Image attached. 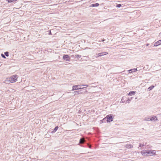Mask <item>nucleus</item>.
I'll return each instance as SVG.
<instances>
[{
    "label": "nucleus",
    "instance_id": "nucleus-9",
    "mask_svg": "<svg viewBox=\"0 0 161 161\" xmlns=\"http://www.w3.org/2000/svg\"><path fill=\"white\" fill-rule=\"evenodd\" d=\"M160 44H161V40H159L157 42L155 43L154 44V46H157Z\"/></svg>",
    "mask_w": 161,
    "mask_h": 161
},
{
    "label": "nucleus",
    "instance_id": "nucleus-16",
    "mask_svg": "<svg viewBox=\"0 0 161 161\" xmlns=\"http://www.w3.org/2000/svg\"><path fill=\"white\" fill-rule=\"evenodd\" d=\"M99 4L98 3H95L92 4L91 5L92 7H97V6H99Z\"/></svg>",
    "mask_w": 161,
    "mask_h": 161
},
{
    "label": "nucleus",
    "instance_id": "nucleus-3",
    "mask_svg": "<svg viewBox=\"0 0 161 161\" xmlns=\"http://www.w3.org/2000/svg\"><path fill=\"white\" fill-rule=\"evenodd\" d=\"M107 119V122L108 123L110 122L113 121L114 117L112 114L108 115L106 116Z\"/></svg>",
    "mask_w": 161,
    "mask_h": 161
},
{
    "label": "nucleus",
    "instance_id": "nucleus-18",
    "mask_svg": "<svg viewBox=\"0 0 161 161\" xmlns=\"http://www.w3.org/2000/svg\"><path fill=\"white\" fill-rule=\"evenodd\" d=\"M154 87V86L153 85H152L148 87V89L149 91H150L152 90Z\"/></svg>",
    "mask_w": 161,
    "mask_h": 161
},
{
    "label": "nucleus",
    "instance_id": "nucleus-14",
    "mask_svg": "<svg viewBox=\"0 0 161 161\" xmlns=\"http://www.w3.org/2000/svg\"><path fill=\"white\" fill-rule=\"evenodd\" d=\"M135 92H136L135 91H131L129 92L128 94V95L130 96L134 95H135Z\"/></svg>",
    "mask_w": 161,
    "mask_h": 161
},
{
    "label": "nucleus",
    "instance_id": "nucleus-24",
    "mask_svg": "<svg viewBox=\"0 0 161 161\" xmlns=\"http://www.w3.org/2000/svg\"><path fill=\"white\" fill-rule=\"evenodd\" d=\"M145 146V145L144 144H141L140 143L139 145V147H143Z\"/></svg>",
    "mask_w": 161,
    "mask_h": 161
},
{
    "label": "nucleus",
    "instance_id": "nucleus-6",
    "mask_svg": "<svg viewBox=\"0 0 161 161\" xmlns=\"http://www.w3.org/2000/svg\"><path fill=\"white\" fill-rule=\"evenodd\" d=\"M150 121H153L158 120V119L156 116H153L152 117L150 118Z\"/></svg>",
    "mask_w": 161,
    "mask_h": 161
},
{
    "label": "nucleus",
    "instance_id": "nucleus-1",
    "mask_svg": "<svg viewBox=\"0 0 161 161\" xmlns=\"http://www.w3.org/2000/svg\"><path fill=\"white\" fill-rule=\"evenodd\" d=\"M81 86H86V87H87L88 86L87 85H80L73 86H72V90L74 91L75 90L80 89V87Z\"/></svg>",
    "mask_w": 161,
    "mask_h": 161
},
{
    "label": "nucleus",
    "instance_id": "nucleus-22",
    "mask_svg": "<svg viewBox=\"0 0 161 161\" xmlns=\"http://www.w3.org/2000/svg\"><path fill=\"white\" fill-rule=\"evenodd\" d=\"M4 55L6 56L7 57H8L9 56V53L8 52H6L4 53Z\"/></svg>",
    "mask_w": 161,
    "mask_h": 161
},
{
    "label": "nucleus",
    "instance_id": "nucleus-10",
    "mask_svg": "<svg viewBox=\"0 0 161 161\" xmlns=\"http://www.w3.org/2000/svg\"><path fill=\"white\" fill-rule=\"evenodd\" d=\"M58 126H56L55 127L54 129L51 132H50V133H55L56 131L58 130Z\"/></svg>",
    "mask_w": 161,
    "mask_h": 161
},
{
    "label": "nucleus",
    "instance_id": "nucleus-17",
    "mask_svg": "<svg viewBox=\"0 0 161 161\" xmlns=\"http://www.w3.org/2000/svg\"><path fill=\"white\" fill-rule=\"evenodd\" d=\"M81 57V56L78 54H76L75 55V58H77V59L80 58Z\"/></svg>",
    "mask_w": 161,
    "mask_h": 161
},
{
    "label": "nucleus",
    "instance_id": "nucleus-26",
    "mask_svg": "<svg viewBox=\"0 0 161 161\" xmlns=\"http://www.w3.org/2000/svg\"><path fill=\"white\" fill-rule=\"evenodd\" d=\"M80 87V89H84L86 87V86H81Z\"/></svg>",
    "mask_w": 161,
    "mask_h": 161
},
{
    "label": "nucleus",
    "instance_id": "nucleus-27",
    "mask_svg": "<svg viewBox=\"0 0 161 161\" xmlns=\"http://www.w3.org/2000/svg\"><path fill=\"white\" fill-rule=\"evenodd\" d=\"M1 56L2 58H6V57L5 56V55L4 54H3V53H2L1 54Z\"/></svg>",
    "mask_w": 161,
    "mask_h": 161
},
{
    "label": "nucleus",
    "instance_id": "nucleus-36",
    "mask_svg": "<svg viewBox=\"0 0 161 161\" xmlns=\"http://www.w3.org/2000/svg\"><path fill=\"white\" fill-rule=\"evenodd\" d=\"M159 36H161V32H160V33H159Z\"/></svg>",
    "mask_w": 161,
    "mask_h": 161
},
{
    "label": "nucleus",
    "instance_id": "nucleus-11",
    "mask_svg": "<svg viewBox=\"0 0 161 161\" xmlns=\"http://www.w3.org/2000/svg\"><path fill=\"white\" fill-rule=\"evenodd\" d=\"M125 147L126 148L128 149H130L133 147V146L130 144H126L125 145Z\"/></svg>",
    "mask_w": 161,
    "mask_h": 161
},
{
    "label": "nucleus",
    "instance_id": "nucleus-35",
    "mask_svg": "<svg viewBox=\"0 0 161 161\" xmlns=\"http://www.w3.org/2000/svg\"><path fill=\"white\" fill-rule=\"evenodd\" d=\"M100 121L101 122V123H104V122H103V121H101V120Z\"/></svg>",
    "mask_w": 161,
    "mask_h": 161
},
{
    "label": "nucleus",
    "instance_id": "nucleus-29",
    "mask_svg": "<svg viewBox=\"0 0 161 161\" xmlns=\"http://www.w3.org/2000/svg\"><path fill=\"white\" fill-rule=\"evenodd\" d=\"M106 40L105 39H102L101 40L100 42H104V41H105Z\"/></svg>",
    "mask_w": 161,
    "mask_h": 161
},
{
    "label": "nucleus",
    "instance_id": "nucleus-19",
    "mask_svg": "<svg viewBox=\"0 0 161 161\" xmlns=\"http://www.w3.org/2000/svg\"><path fill=\"white\" fill-rule=\"evenodd\" d=\"M84 142V140L82 138H81L80 139L79 141V143L78 144V145H79V143H83Z\"/></svg>",
    "mask_w": 161,
    "mask_h": 161
},
{
    "label": "nucleus",
    "instance_id": "nucleus-5",
    "mask_svg": "<svg viewBox=\"0 0 161 161\" xmlns=\"http://www.w3.org/2000/svg\"><path fill=\"white\" fill-rule=\"evenodd\" d=\"M63 59L64 60L69 61L70 59V58L68 55L64 54L63 55Z\"/></svg>",
    "mask_w": 161,
    "mask_h": 161
},
{
    "label": "nucleus",
    "instance_id": "nucleus-2",
    "mask_svg": "<svg viewBox=\"0 0 161 161\" xmlns=\"http://www.w3.org/2000/svg\"><path fill=\"white\" fill-rule=\"evenodd\" d=\"M17 79V75H13L9 78V81L11 83H14L15 82Z\"/></svg>",
    "mask_w": 161,
    "mask_h": 161
},
{
    "label": "nucleus",
    "instance_id": "nucleus-13",
    "mask_svg": "<svg viewBox=\"0 0 161 161\" xmlns=\"http://www.w3.org/2000/svg\"><path fill=\"white\" fill-rule=\"evenodd\" d=\"M146 152V150H145V151H141V153L142 155L145 156H147V154Z\"/></svg>",
    "mask_w": 161,
    "mask_h": 161
},
{
    "label": "nucleus",
    "instance_id": "nucleus-23",
    "mask_svg": "<svg viewBox=\"0 0 161 161\" xmlns=\"http://www.w3.org/2000/svg\"><path fill=\"white\" fill-rule=\"evenodd\" d=\"M101 121H103V122L104 123H105L107 122V119L106 117L103 118L102 120H101Z\"/></svg>",
    "mask_w": 161,
    "mask_h": 161
},
{
    "label": "nucleus",
    "instance_id": "nucleus-12",
    "mask_svg": "<svg viewBox=\"0 0 161 161\" xmlns=\"http://www.w3.org/2000/svg\"><path fill=\"white\" fill-rule=\"evenodd\" d=\"M80 90L81 92V93L80 94H84L86 92H87V91L86 90V89L85 88L84 89H80Z\"/></svg>",
    "mask_w": 161,
    "mask_h": 161
},
{
    "label": "nucleus",
    "instance_id": "nucleus-28",
    "mask_svg": "<svg viewBox=\"0 0 161 161\" xmlns=\"http://www.w3.org/2000/svg\"><path fill=\"white\" fill-rule=\"evenodd\" d=\"M132 97L131 98H128V99L126 101V102H129V101H130L131 99H132Z\"/></svg>",
    "mask_w": 161,
    "mask_h": 161
},
{
    "label": "nucleus",
    "instance_id": "nucleus-32",
    "mask_svg": "<svg viewBox=\"0 0 161 161\" xmlns=\"http://www.w3.org/2000/svg\"><path fill=\"white\" fill-rule=\"evenodd\" d=\"M123 98H122L121 100L122 101V103H124L125 102V101H123Z\"/></svg>",
    "mask_w": 161,
    "mask_h": 161
},
{
    "label": "nucleus",
    "instance_id": "nucleus-30",
    "mask_svg": "<svg viewBox=\"0 0 161 161\" xmlns=\"http://www.w3.org/2000/svg\"><path fill=\"white\" fill-rule=\"evenodd\" d=\"M48 34L49 35H52V34L51 32V31H49V32L48 33Z\"/></svg>",
    "mask_w": 161,
    "mask_h": 161
},
{
    "label": "nucleus",
    "instance_id": "nucleus-21",
    "mask_svg": "<svg viewBox=\"0 0 161 161\" xmlns=\"http://www.w3.org/2000/svg\"><path fill=\"white\" fill-rule=\"evenodd\" d=\"M150 118L149 117H145L144 119V120L146 121H150Z\"/></svg>",
    "mask_w": 161,
    "mask_h": 161
},
{
    "label": "nucleus",
    "instance_id": "nucleus-34",
    "mask_svg": "<svg viewBox=\"0 0 161 161\" xmlns=\"http://www.w3.org/2000/svg\"><path fill=\"white\" fill-rule=\"evenodd\" d=\"M100 121L101 122V123H104V122H103V121H101V120Z\"/></svg>",
    "mask_w": 161,
    "mask_h": 161
},
{
    "label": "nucleus",
    "instance_id": "nucleus-8",
    "mask_svg": "<svg viewBox=\"0 0 161 161\" xmlns=\"http://www.w3.org/2000/svg\"><path fill=\"white\" fill-rule=\"evenodd\" d=\"M108 54V53L104 52L98 53V56H100V57H101L102 56L106 55Z\"/></svg>",
    "mask_w": 161,
    "mask_h": 161
},
{
    "label": "nucleus",
    "instance_id": "nucleus-37",
    "mask_svg": "<svg viewBox=\"0 0 161 161\" xmlns=\"http://www.w3.org/2000/svg\"><path fill=\"white\" fill-rule=\"evenodd\" d=\"M80 146H81V147H83V146H82V145H80Z\"/></svg>",
    "mask_w": 161,
    "mask_h": 161
},
{
    "label": "nucleus",
    "instance_id": "nucleus-38",
    "mask_svg": "<svg viewBox=\"0 0 161 161\" xmlns=\"http://www.w3.org/2000/svg\"><path fill=\"white\" fill-rule=\"evenodd\" d=\"M89 148H91V146H89Z\"/></svg>",
    "mask_w": 161,
    "mask_h": 161
},
{
    "label": "nucleus",
    "instance_id": "nucleus-15",
    "mask_svg": "<svg viewBox=\"0 0 161 161\" xmlns=\"http://www.w3.org/2000/svg\"><path fill=\"white\" fill-rule=\"evenodd\" d=\"M73 93L75 95H77L80 94V93H81V92L80 91V90L76 91H74Z\"/></svg>",
    "mask_w": 161,
    "mask_h": 161
},
{
    "label": "nucleus",
    "instance_id": "nucleus-4",
    "mask_svg": "<svg viewBox=\"0 0 161 161\" xmlns=\"http://www.w3.org/2000/svg\"><path fill=\"white\" fill-rule=\"evenodd\" d=\"M155 150H146V152L147 154L149 155L150 156L151 155H156Z\"/></svg>",
    "mask_w": 161,
    "mask_h": 161
},
{
    "label": "nucleus",
    "instance_id": "nucleus-31",
    "mask_svg": "<svg viewBox=\"0 0 161 161\" xmlns=\"http://www.w3.org/2000/svg\"><path fill=\"white\" fill-rule=\"evenodd\" d=\"M95 57H96V58H97L99 57H100V56H98V54H97L95 56Z\"/></svg>",
    "mask_w": 161,
    "mask_h": 161
},
{
    "label": "nucleus",
    "instance_id": "nucleus-33",
    "mask_svg": "<svg viewBox=\"0 0 161 161\" xmlns=\"http://www.w3.org/2000/svg\"><path fill=\"white\" fill-rule=\"evenodd\" d=\"M149 45V44H148V43H147V44H146V46H148Z\"/></svg>",
    "mask_w": 161,
    "mask_h": 161
},
{
    "label": "nucleus",
    "instance_id": "nucleus-25",
    "mask_svg": "<svg viewBox=\"0 0 161 161\" xmlns=\"http://www.w3.org/2000/svg\"><path fill=\"white\" fill-rule=\"evenodd\" d=\"M122 5L121 4H117L116 5V7L117 8H120L121 6Z\"/></svg>",
    "mask_w": 161,
    "mask_h": 161
},
{
    "label": "nucleus",
    "instance_id": "nucleus-20",
    "mask_svg": "<svg viewBox=\"0 0 161 161\" xmlns=\"http://www.w3.org/2000/svg\"><path fill=\"white\" fill-rule=\"evenodd\" d=\"M9 3L14 2L16 1L17 0H6Z\"/></svg>",
    "mask_w": 161,
    "mask_h": 161
},
{
    "label": "nucleus",
    "instance_id": "nucleus-39",
    "mask_svg": "<svg viewBox=\"0 0 161 161\" xmlns=\"http://www.w3.org/2000/svg\"><path fill=\"white\" fill-rule=\"evenodd\" d=\"M139 147H138V148H139ZM139 149H140V148H139ZM140 149H141V148H140Z\"/></svg>",
    "mask_w": 161,
    "mask_h": 161
},
{
    "label": "nucleus",
    "instance_id": "nucleus-7",
    "mask_svg": "<svg viewBox=\"0 0 161 161\" xmlns=\"http://www.w3.org/2000/svg\"><path fill=\"white\" fill-rule=\"evenodd\" d=\"M137 68H134L132 69H130L128 70L129 73H131L132 72H134L136 71H137Z\"/></svg>",
    "mask_w": 161,
    "mask_h": 161
}]
</instances>
